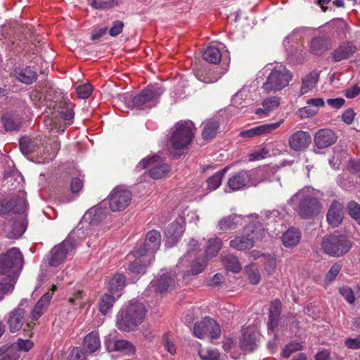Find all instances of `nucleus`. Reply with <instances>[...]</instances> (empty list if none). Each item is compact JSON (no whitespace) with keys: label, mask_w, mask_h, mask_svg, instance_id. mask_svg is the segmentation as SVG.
<instances>
[{"label":"nucleus","mask_w":360,"mask_h":360,"mask_svg":"<svg viewBox=\"0 0 360 360\" xmlns=\"http://www.w3.org/2000/svg\"><path fill=\"white\" fill-rule=\"evenodd\" d=\"M245 272L249 281L252 285H257L261 281V276L259 269L255 264H250L245 267Z\"/></svg>","instance_id":"obj_44"},{"label":"nucleus","mask_w":360,"mask_h":360,"mask_svg":"<svg viewBox=\"0 0 360 360\" xmlns=\"http://www.w3.org/2000/svg\"><path fill=\"white\" fill-rule=\"evenodd\" d=\"M329 224L334 227L338 226L342 221V207L338 201H333L326 215Z\"/></svg>","instance_id":"obj_25"},{"label":"nucleus","mask_w":360,"mask_h":360,"mask_svg":"<svg viewBox=\"0 0 360 360\" xmlns=\"http://www.w3.org/2000/svg\"><path fill=\"white\" fill-rule=\"evenodd\" d=\"M19 147L21 153L27 156L32 154H41L40 141L37 139L23 136L19 140Z\"/></svg>","instance_id":"obj_22"},{"label":"nucleus","mask_w":360,"mask_h":360,"mask_svg":"<svg viewBox=\"0 0 360 360\" xmlns=\"http://www.w3.org/2000/svg\"><path fill=\"white\" fill-rule=\"evenodd\" d=\"M76 92L80 98H89L93 92V86L89 83L79 85L76 88Z\"/></svg>","instance_id":"obj_53"},{"label":"nucleus","mask_w":360,"mask_h":360,"mask_svg":"<svg viewBox=\"0 0 360 360\" xmlns=\"http://www.w3.org/2000/svg\"><path fill=\"white\" fill-rule=\"evenodd\" d=\"M132 255L135 259L129 264L128 269L129 273L135 276L144 274L147 266L150 265L153 261L148 262L145 256L138 257L137 255H134V250L132 251Z\"/></svg>","instance_id":"obj_26"},{"label":"nucleus","mask_w":360,"mask_h":360,"mask_svg":"<svg viewBox=\"0 0 360 360\" xmlns=\"http://www.w3.org/2000/svg\"><path fill=\"white\" fill-rule=\"evenodd\" d=\"M340 295L347 300L349 304H353L355 301V296L353 290L348 286H343L339 289Z\"/></svg>","instance_id":"obj_56"},{"label":"nucleus","mask_w":360,"mask_h":360,"mask_svg":"<svg viewBox=\"0 0 360 360\" xmlns=\"http://www.w3.org/2000/svg\"><path fill=\"white\" fill-rule=\"evenodd\" d=\"M283 122V120L282 119L277 122L261 124L240 131L239 136L242 138H253L268 134L278 129Z\"/></svg>","instance_id":"obj_19"},{"label":"nucleus","mask_w":360,"mask_h":360,"mask_svg":"<svg viewBox=\"0 0 360 360\" xmlns=\"http://www.w3.org/2000/svg\"><path fill=\"white\" fill-rule=\"evenodd\" d=\"M86 357L82 349L78 347H74L70 352L68 360H85Z\"/></svg>","instance_id":"obj_60"},{"label":"nucleus","mask_w":360,"mask_h":360,"mask_svg":"<svg viewBox=\"0 0 360 360\" xmlns=\"http://www.w3.org/2000/svg\"><path fill=\"white\" fill-rule=\"evenodd\" d=\"M345 345L351 349H360V335L356 338H348L345 340Z\"/></svg>","instance_id":"obj_62"},{"label":"nucleus","mask_w":360,"mask_h":360,"mask_svg":"<svg viewBox=\"0 0 360 360\" xmlns=\"http://www.w3.org/2000/svg\"><path fill=\"white\" fill-rule=\"evenodd\" d=\"M356 46L352 42L342 43L332 53V58L335 62L347 59L356 51Z\"/></svg>","instance_id":"obj_23"},{"label":"nucleus","mask_w":360,"mask_h":360,"mask_svg":"<svg viewBox=\"0 0 360 360\" xmlns=\"http://www.w3.org/2000/svg\"><path fill=\"white\" fill-rule=\"evenodd\" d=\"M90 5L92 8L99 10H105L118 6V0L100 1L91 0Z\"/></svg>","instance_id":"obj_49"},{"label":"nucleus","mask_w":360,"mask_h":360,"mask_svg":"<svg viewBox=\"0 0 360 360\" xmlns=\"http://www.w3.org/2000/svg\"><path fill=\"white\" fill-rule=\"evenodd\" d=\"M113 350L124 352L128 354H134L135 352V347L127 340H119L115 342Z\"/></svg>","instance_id":"obj_47"},{"label":"nucleus","mask_w":360,"mask_h":360,"mask_svg":"<svg viewBox=\"0 0 360 360\" xmlns=\"http://www.w3.org/2000/svg\"><path fill=\"white\" fill-rule=\"evenodd\" d=\"M222 262L226 269L233 273H238L241 269V266L238 258L234 256L229 255L224 257L222 259Z\"/></svg>","instance_id":"obj_45"},{"label":"nucleus","mask_w":360,"mask_h":360,"mask_svg":"<svg viewBox=\"0 0 360 360\" xmlns=\"http://www.w3.org/2000/svg\"><path fill=\"white\" fill-rule=\"evenodd\" d=\"M331 47L330 40L325 37H315L311 39L309 51L316 56H321Z\"/></svg>","instance_id":"obj_28"},{"label":"nucleus","mask_w":360,"mask_h":360,"mask_svg":"<svg viewBox=\"0 0 360 360\" xmlns=\"http://www.w3.org/2000/svg\"><path fill=\"white\" fill-rule=\"evenodd\" d=\"M348 214L360 225V204L350 201L347 207Z\"/></svg>","instance_id":"obj_50"},{"label":"nucleus","mask_w":360,"mask_h":360,"mask_svg":"<svg viewBox=\"0 0 360 360\" xmlns=\"http://www.w3.org/2000/svg\"><path fill=\"white\" fill-rule=\"evenodd\" d=\"M18 281V275H13L11 276L10 281H5L3 283H0V301L2 300L5 295L11 293L15 288V285Z\"/></svg>","instance_id":"obj_42"},{"label":"nucleus","mask_w":360,"mask_h":360,"mask_svg":"<svg viewBox=\"0 0 360 360\" xmlns=\"http://www.w3.org/2000/svg\"><path fill=\"white\" fill-rule=\"evenodd\" d=\"M300 238V231L297 229L290 228L283 233L282 242L285 247L292 248L299 243Z\"/></svg>","instance_id":"obj_34"},{"label":"nucleus","mask_w":360,"mask_h":360,"mask_svg":"<svg viewBox=\"0 0 360 360\" xmlns=\"http://www.w3.org/2000/svg\"><path fill=\"white\" fill-rule=\"evenodd\" d=\"M319 78V74L317 72H311L307 75L302 82L300 88V94L304 95L313 89Z\"/></svg>","instance_id":"obj_36"},{"label":"nucleus","mask_w":360,"mask_h":360,"mask_svg":"<svg viewBox=\"0 0 360 360\" xmlns=\"http://www.w3.org/2000/svg\"><path fill=\"white\" fill-rule=\"evenodd\" d=\"M311 142L310 134L304 131H297L293 133L288 139L290 148L295 151L300 152L307 148Z\"/></svg>","instance_id":"obj_17"},{"label":"nucleus","mask_w":360,"mask_h":360,"mask_svg":"<svg viewBox=\"0 0 360 360\" xmlns=\"http://www.w3.org/2000/svg\"><path fill=\"white\" fill-rule=\"evenodd\" d=\"M176 274L161 270L158 275L150 283L146 290L153 289L155 292L163 293L175 285Z\"/></svg>","instance_id":"obj_14"},{"label":"nucleus","mask_w":360,"mask_h":360,"mask_svg":"<svg viewBox=\"0 0 360 360\" xmlns=\"http://www.w3.org/2000/svg\"><path fill=\"white\" fill-rule=\"evenodd\" d=\"M295 199H299L297 212L301 219H312L320 213L322 206L317 198L311 195L303 196V192L299 191L292 196L289 203L291 204Z\"/></svg>","instance_id":"obj_7"},{"label":"nucleus","mask_w":360,"mask_h":360,"mask_svg":"<svg viewBox=\"0 0 360 360\" xmlns=\"http://www.w3.org/2000/svg\"><path fill=\"white\" fill-rule=\"evenodd\" d=\"M164 89L158 83L148 85L141 92L134 96L131 100L132 108L147 110L155 107L159 102Z\"/></svg>","instance_id":"obj_4"},{"label":"nucleus","mask_w":360,"mask_h":360,"mask_svg":"<svg viewBox=\"0 0 360 360\" xmlns=\"http://www.w3.org/2000/svg\"><path fill=\"white\" fill-rule=\"evenodd\" d=\"M75 246V240L69 235L63 242L54 246L49 252L48 262L51 266H58L66 259Z\"/></svg>","instance_id":"obj_11"},{"label":"nucleus","mask_w":360,"mask_h":360,"mask_svg":"<svg viewBox=\"0 0 360 360\" xmlns=\"http://www.w3.org/2000/svg\"><path fill=\"white\" fill-rule=\"evenodd\" d=\"M318 110L316 108H311L310 105L300 108L298 110V114L301 118L310 117L315 115Z\"/></svg>","instance_id":"obj_61"},{"label":"nucleus","mask_w":360,"mask_h":360,"mask_svg":"<svg viewBox=\"0 0 360 360\" xmlns=\"http://www.w3.org/2000/svg\"><path fill=\"white\" fill-rule=\"evenodd\" d=\"M14 77L20 82L30 84L37 78V72L31 67L15 68L13 70Z\"/></svg>","instance_id":"obj_27"},{"label":"nucleus","mask_w":360,"mask_h":360,"mask_svg":"<svg viewBox=\"0 0 360 360\" xmlns=\"http://www.w3.org/2000/svg\"><path fill=\"white\" fill-rule=\"evenodd\" d=\"M194 124L190 120H181L172 129L169 139L171 146L176 150L185 149L191 143L194 136Z\"/></svg>","instance_id":"obj_3"},{"label":"nucleus","mask_w":360,"mask_h":360,"mask_svg":"<svg viewBox=\"0 0 360 360\" xmlns=\"http://www.w3.org/2000/svg\"><path fill=\"white\" fill-rule=\"evenodd\" d=\"M222 247V240L218 238H211L208 240L205 249L207 257L211 258L215 257Z\"/></svg>","instance_id":"obj_38"},{"label":"nucleus","mask_w":360,"mask_h":360,"mask_svg":"<svg viewBox=\"0 0 360 360\" xmlns=\"http://www.w3.org/2000/svg\"><path fill=\"white\" fill-rule=\"evenodd\" d=\"M292 77L291 72L285 65H277L271 70L262 89L266 94L281 91L289 84Z\"/></svg>","instance_id":"obj_6"},{"label":"nucleus","mask_w":360,"mask_h":360,"mask_svg":"<svg viewBox=\"0 0 360 360\" xmlns=\"http://www.w3.org/2000/svg\"><path fill=\"white\" fill-rule=\"evenodd\" d=\"M259 335L257 333H251L248 329L243 333L240 347L244 352H253L257 347Z\"/></svg>","instance_id":"obj_24"},{"label":"nucleus","mask_w":360,"mask_h":360,"mask_svg":"<svg viewBox=\"0 0 360 360\" xmlns=\"http://www.w3.org/2000/svg\"><path fill=\"white\" fill-rule=\"evenodd\" d=\"M200 355L202 359L204 360H218L219 358V352L216 349H209L205 352H200Z\"/></svg>","instance_id":"obj_59"},{"label":"nucleus","mask_w":360,"mask_h":360,"mask_svg":"<svg viewBox=\"0 0 360 360\" xmlns=\"http://www.w3.org/2000/svg\"><path fill=\"white\" fill-rule=\"evenodd\" d=\"M17 348L23 352H28L34 345L33 342L30 340L18 339L16 342Z\"/></svg>","instance_id":"obj_63"},{"label":"nucleus","mask_w":360,"mask_h":360,"mask_svg":"<svg viewBox=\"0 0 360 360\" xmlns=\"http://www.w3.org/2000/svg\"><path fill=\"white\" fill-rule=\"evenodd\" d=\"M26 228L27 221L25 219L22 218L15 220L11 226V230L9 233L10 237L13 238H18L20 237L25 231Z\"/></svg>","instance_id":"obj_41"},{"label":"nucleus","mask_w":360,"mask_h":360,"mask_svg":"<svg viewBox=\"0 0 360 360\" xmlns=\"http://www.w3.org/2000/svg\"><path fill=\"white\" fill-rule=\"evenodd\" d=\"M124 27V24L121 20H115L112 22V27L110 28L109 34L111 37H117L119 35L123 30Z\"/></svg>","instance_id":"obj_58"},{"label":"nucleus","mask_w":360,"mask_h":360,"mask_svg":"<svg viewBox=\"0 0 360 360\" xmlns=\"http://www.w3.org/2000/svg\"><path fill=\"white\" fill-rule=\"evenodd\" d=\"M23 256L17 248H11L0 255V275L7 274L6 281L11 276L17 274L18 278L23 266Z\"/></svg>","instance_id":"obj_5"},{"label":"nucleus","mask_w":360,"mask_h":360,"mask_svg":"<svg viewBox=\"0 0 360 360\" xmlns=\"http://www.w3.org/2000/svg\"><path fill=\"white\" fill-rule=\"evenodd\" d=\"M125 276L123 274H117L111 278L108 283V290L111 293H115L124 286Z\"/></svg>","instance_id":"obj_43"},{"label":"nucleus","mask_w":360,"mask_h":360,"mask_svg":"<svg viewBox=\"0 0 360 360\" xmlns=\"http://www.w3.org/2000/svg\"><path fill=\"white\" fill-rule=\"evenodd\" d=\"M331 25L334 30L333 32L338 36L345 35V32L348 28L347 24L342 19H336L333 20Z\"/></svg>","instance_id":"obj_52"},{"label":"nucleus","mask_w":360,"mask_h":360,"mask_svg":"<svg viewBox=\"0 0 360 360\" xmlns=\"http://www.w3.org/2000/svg\"><path fill=\"white\" fill-rule=\"evenodd\" d=\"M337 139L338 137L333 130L322 129L316 131L314 141L318 148L323 149L334 144Z\"/></svg>","instance_id":"obj_20"},{"label":"nucleus","mask_w":360,"mask_h":360,"mask_svg":"<svg viewBox=\"0 0 360 360\" xmlns=\"http://www.w3.org/2000/svg\"><path fill=\"white\" fill-rule=\"evenodd\" d=\"M228 185L233 191L254 186L251 171L241 170L237 172L229 178Z\"/></svg>","instance_id":"obj_18"},{"label":"nucleus","mask_w":360,"mask_h":360,"mask_svg":"<svg viewBox=\"0 0 360 360\" xmlns=\"http://www.w3.org/2000/svg\"><path fill=\"white\" fill-rule=\"evenodd\" d=\"M160 233L156 230H151L147 233L145 242L134 248V255L138 257L145 256L148 262L153 261L155 253L160 246Z\"/></svg>","instance_id":"obj_9"},{"label":"nucleus","mask_w":360,"mask_h":360,"mask_svg":"<svg viewBox=\"0 0 360 360\" xmlns=\"http://www.w3.org/2000/svg\"><path fill=\"white\" fill-rule=\"evenodd\" d=\"M219 127V123L217 120L210 119L204 122V127L202 131V137L204 140H211L217 134Z\"/></svg>","instance_id":"obj_35"},{"label":"nucleus","mask_w":360,"mask_h":360,"mask_svg":"<svg viewBox=\"0 0 360 360\" xmlns=\"http://www.w3.org/2000/svg\"><path fill=\"white\" fill-rule=\"evenodd\" d=\"M250 171L254 186L261 182L273 181L278 179L276 176L277 169L274 166L265 165Z\"/></svg>","instance_id":"obj_16"},{"label":"nucleus","mask_w":360,"mask_h":360,"mask_svg":"<svg viewBox=\"0 0 360 360\" xmlns=\"http://www.w3.org/2000/svg\"><path fill=\"white\" fill-rule=\"evenodd\" d=\"M269 155V150L266 148H259L249 154V160L257 161L264 159Z\"/></svg>","instance_id":"obj_55"},{"label":"nucleus","mask_w":360,"mask_h":360,"mask_svg":"<svg viewBox=\"0 0 360 360\" xmlns=\"http://www.w3.org/2000/svg\"><path fill=\"white\" fill-rule=\"evenodd\" d=\"M243 216L231 214L222 217L217 224V229L222 232L235 230L243 224Z\"/></svg>","instance_id":"obj_21"},{"label":"nucleus","mask_w":360,"mask_h":360,"mask_svg":"<svg viewBox=\"0 0 360 360\" xmlns=\"http://www.w3.org/2000/svg\"><path fill=\"white\" fill-rule=\"evenodd\" d=\"M303 349L301 342L295 340L286 345L282 352V356L288 358L292 353L300 351Z\"/></svg>","instance_id":"obj_48"},{"label":"nucleus","mask_w":360,"mask_h":360,"mask_svg":"<svg viewBox=\"0 0 360 360\" xmlns=\"http://www.w3.org/2000/svg\"><path fill=\"white\" fill-rule=\"evenodd\" d=\"M202 58L210 63L217 64L221 61V52L217 46H210L204 51Z\"/></svg>","instance_id":"obj_37"},{"label":"nucleus","mask_w":360,"mask_h":360,"mask_svg":"<svg viewBox=\"0 0 360 360\" xmlns=\"http://www.w3.org/2000/svg\"><path fill=\"white\" fill-rule=\"evenodd\" d=\"M282 304L279 300L276 299L271 302L269 309L268 328L274 330L278 324L281 313Z\"/></svg>","instance_id":"obj_30"},{"label":"nucleus","mask_w":360,"mask_h":360,"mask_svg":"<svg viewBox=\"0 0 360 360\" xmlns=\"http://www.w3.org/2000/svg\"><path fill=\"white\" fill-rule=\"evenodd\" d=\"M83 349L86 353L93 354L101 348V340L97 331L88 333L83 340Z\"/></svg>","instance_id":"obj_29"},{"label":"nucleus","mask_w":360,"mask_h":360,"mask_svg":"<svg viewBox=\"0 0 360 360\" xmlns=\"http://www.w3.org/2000/svg\"><path fill=\"white\" fill-rule=\"evenodd\" d=\"M342 265L339 263H335L332 265L325 277V281L327 284L332 283L340 273Z\"/></svg>","instance_id":"obj_54"},{"label":"nucleus","mask_w":360,"mask_h":360,"mask_svg":"<svg viewBox=\"0 0 360 360\" xmlns=\"http://www.w3.org/2000/svg\"><path fill=\"white\" fill-rule=\"evenodd\" d=\"M264 236L263 224L259 221H254L244 227L240 236H237L231 240L229 245L238 251L248 250L254 247L255 243L261 240Z\"/></svg>","instance_id":"obj_2"},{"label":"nucleus","mask_w":360,"mask_h":360,"mask_svg":"<svg viewBox=\"0 0 360 360\" xmlns=\"http://www.w3.org/2000/svg\"><path fill=\"white\" fill-rule=\"evenodd\" d=\"M195 77L198 78V80L205 84H209L217 82L221 77V75L211 77L210 72H207L205 75H204L203 72L198 71L195 73Z\"/></svg>","instance_id":"obj_57"},{"label":"nucleus","mask_w":360,"mask_h":360,"mask_svg":"<svg viewBox=\"0 0 360 360\" xmlns=\"http://www.w3.org/2000/svg\"><path fill=\"white\" fill-rule=\"evenodd\" d=\"M227 171V167H225L218 172L214 175L209 177L207 180V189L210 191H214L218 188L221 184L222 179Z\"/></svg>","instance_id":"obj_40"},{"label":"nucleus","mask_w":360,"mask_h":360,"mask_svg":"<svg viewBox=\"0 0 360 360\" xmlns=\"http://www.w3.org/2000/svg\"><path fill=\"white\" fill-rule=\"evenodd\" d=\"M115 300L113 295L105 294L101 298L99 303V310L103 314H106L109 309H110Z\"/></svg>","instance_id":"obj_46"},{"label":"nucleus","mask_w":360,"mask_h":360,"mask_svg":"<svg viewBox=\"0 0 360 360\" xmlns=\"http://www.w3.org/2000/svg\"><path fill=\"white\" fill-rule=\"evenodd\" d=\"M149 169V176L154 179H162L170 172V167L160 156L153 155L141 160L136 166L138 169Z\"/></svg>","instance_id":"obj_10"},{"label":"nucleus","mask_w":360,"mask_h":360,"mask_svg":"<svg viewBox=\"0 0 360 360\" xmlns=\"http://www.w3.org/2000/svg\"><path fill=\"white\" fill-rule=\"evenodd\" d=\"M193 334L200 339H202L208 335L213 340L219 338L221 330L215 320L205 317L194 324Z\"/></svg>","instance_id":"obj_12"},{"label":"nucleus","mask_w":360,"mask_h":360,"mask_svg":"<svg viewBox=\"0 0 360 360\" xmlns=\"http://www.w3.org/2000/svg\"><path fill=\"white\" fill-rule=\"evenodd\" d=\"M281 98L278 96H270L262 102V108L256 110L257 115H266L270 112L277 109L280 105Z\"/></svg>","instance_id":"obj_33"},{"label":"nucleus","mask_w":360,"mask_h":360,"mask_svg":"<svg viewBox=\"0 0 360 360\" xmlns=\"http://www.w3.org/2000/svg\"><path fill=\"white\" fill-rule=\"evenodd\" d=\"M11 202H14L12 212L18 214H24L27 209V202L25 198V195L21 193L19 195H15L11 199Z\"/></svg>","instance_id":"obj_39"},{"label":"nucleus","mask_w":360,"mask_h":360,"mask_svg":"<svg viewBox=\"0 0 360 360\" xmlns=\"http://www.w3.org/2000/svg\"><path fill=\"white\" fill-rule=\"evenodd\" d=\"M162 342L165 347L171 354L176 353V347L174 344L170 340L169 333H166L162 336Z\"/></svg>","instance_id":"obj_64"},{"label":"nucleus","mask_w":360,"mask_h":360,"mask_svg":"<svg viewBox=\"0 0 360 360\" xmlns=\"http://www.w3.org/2000/svg\"><path fill=\"white\" fill-rule=\"evenodd\" d=\"M22 306L23 303L21 301L18 307L11 311L8 315L7 323L10 332L12 333L19 331L25 323L27 313L22 307Z\"/></svg>","instance_id":"obj_15"},{"label":"nucleus","mask_w":360,"mask_h":360,"mask_svg":"<svg viewBox=\"0 0 360 360\" xmlns=\"http://www.w3.org/2000/svg\"><path fill=\"white\" fill-rule=\"evenodd\" d=\"M207 265V261L204 257H196L191 265V274L196 275L201 273Z\"/></svg>","instance_id":"obj_51"},{"label":"nucleus","mask_w":360,"mask_h":360,"mask_svg":"<svg viewBox=\"0 0 360 360\" xmlns=\"http://www.w3.org/2000/svg\"><path fill=\"white\" fill-rule=\"evenodd\" d=\"M131 196L129 190L119 186L115 188L108 196L111 210L121 212L125 210L131 201Z\"/></svg>","instance_id":"obj_13"},{"label":"nucleus","mask_w":360,"mask_h":360,"mask_svg":"<svg viewBox=\"0 0 360 360\" xmlns=\"http://www.w3.org/2000/svg\"><path fill=\"white\" fill-rule=\"evenodd\" d=\"M21 117L16 114L7 112L1 117V122L7 131H18L21 127Z\"/></svg>","instance_id":"obj_32"},{"label":"nucleus","mask_w":360,"mask_h":360,"mask_svg":"<svg viewBox=\"0 0 360 360\" xmlns=\"http://www.w3.org/2000/svg\"><path fill=\"white\" fill-rule=\"evenodd\" d=\"M146 308L140 302L131 301L124 305L117 314L116 326L120 330H134L144 320Z\"/></svg>","instance_id":"obj_1"},{"label":"nucleus","mask_w":360,"mask_h":360,"mask_svg":"<svg viewBox=\"0 0 360 360\" xmlns=\"http://www.w3.org/2000/svg\"><path fill=\"white\" fill-rule=\"evenodd\" d=\"M184 230L185 229L182 224L177 221H173L168 226L165 231V236L167 238L168 242L172 245L176 243L181 237Z\"/></svg>","instance_id":"obj_31"},{"label":"nucleus","mask_w":360,"mask_h":360,"mask_svg":"<svg viewBox=\"0 0 360 360\" xmlns=\"http://www.w3.org/2000/svg\"><path fill=\"white\" fill-rule=\"evenodd\" d=\"M352 242L343 235H330L322 240V248L325 253L333 257H340L352 248Z\"/></svg>","instance_id":"obj_8"}]
</instances>
